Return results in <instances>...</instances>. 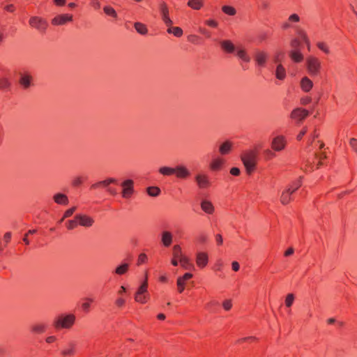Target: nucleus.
Instances as JSON below:
<instances>
[{
  "label": "nucleus",
  "mask_w": 357,
  "mask_h": 357,
  "mask_svg": "<svg viewBox=\"0 0 357 357\" xmlns=\"http://www.w3.org/2000/svg\"><path fill=\"white\" fill-rule=\"evenodd\" d=\"M76 316L73 313H62L56 316L52 326L56 330L70 329L75 324Z\"/></svg>",
  "instance_id": "obj_1"
},
{
  "label": "nucleus",
  "mask_w": 357,
  "mask_h": 357,
  "mask_svg": "<svg viewBox=\"0 0 357 357\" xmlns=\"http://www.w3.org/2000/svg\"><path fill=\"white\" fill-rule=\"evenodd\" d=\"M257 157V153L253 150L245 151L241 154V160L249 174L255 169Z\"/></svg>",
  "instance_id": "obj_2"
},
{
  "label": "nucleus",
  "mask_w": 357,
  "mask_h": 357,
  "mask_svg": "<svg viewBox=\"0 0 357 357\" xmlns=\"http://www.w3.org/2000/svg\"><path fill=\"white\" fill-rule=\"evenodd\" d=\"M301 178L294 181L287 189L282 191L280 196V202L283 205L289 204L292 200L293 194L301 186Z\"/></svg>",
  "instance_id": "obj_3"
},
{
  "label": "nucleus",
  "mask_w": 357,
  "mask_h": 357,
  "mask_svg": "<svg viewBox=\"0 0 357 357\" xmlns=\"http://www.w3.org/2000/svg\"><path fill=\"white\" fill-rule=\"evenodd\" d=\"M147 289L148 282L147 275H146L144 281L142 283L135 293V300L136 302L144 304L148 301L149 299V294L148 293Z\"/></svg>",
  "instance_id": "obj_4"
},
{
  "label": "nucleus",
  "mask_w": 357,
  "mask_h": 357,
  "mask_svg": "<svg viewBox=\"0 0 357 357\" xmlns=\"http://www.w3.org/2000/svg\"><path fill=\"white\" fill-rule=\"evenodd\" d=\"M306 66L309 74L311 76H317L321 70V62L319 59L314 56H310L306 59Z\"/></svg>",
  "instance_id": "obj_5"
},
{
  "label": "nucleus",
  "mask_w": 357,
  "mask_h": 357,
  "mask_svg": "<svg viewBox=\"0 0 357 357\" xmlns=\"http://www.w3.org/2000/svg\"><path fill=\"white\" fill-rule=\"evenodd\" d=\"M29 24L32 28L37 29L40 33H45L48 27L47 20L38 16L31 17Z\"/></svg>",
  "instance_id": "obj_6"
},
{
  "label": "nucleus",
  "mask_w": 357,
  "mask_h": 357,
  "mask_svg": "<svg viewBox=\"0 0 357 357\" xmlns=\"http://www.w3.org/2000/svg\"><path fill=\"white\" fill-rule=\"evenodd\" d=\"M315 146L318 147L316 148V151L313 153V155L314 156L313 164L316 166V169H318L322 165V160H324L326 156L324 153L318 151H321L324 147L323 142L317 141L315 142Z\"/></svg>",
  "instance_id": "obj_7"
},
{
  "label": "nucleus",
  "mask_w": 357,
  "mask_h": 357,
  "mask_svg": "<svg viewBox=\"0 0 357 357\" xmlns=\"http://www.w3.org/2000/svg\"><path fill=\"white\" fill-rule=\"evenodd\" d=\"M122 188L121 195L123 198L129 199L134 193V181L132 179H126L121 183Z\"/></svg>",
  "instance_id": "obj_8"
},
{
  "label": "nucleus",
  "mask_w": 357,
  "mask_h": 357,
  "mask_svg": "<svg viewBox=\"0 0 357 357\" xmlns=\"http://www.w3.org/2000/svg\"><path fill=\"white\" fill-rule=\"evenodd\" d=\"M195 181L199 189H206L211 185L208 174L199 173L195 176Z\"/></svg>",
  "instance_id": "obj_9"
},
{
  "label": "nucleus",
  "mask_w": 357,
  "mask_h": 357,
  "mask_svg": "<svg viewBox=\"0 0 357 357\" xmlns=\"http://www.w3.org/2000/svg\"><path fill=\"white\" fill-rule=\"evenodd\" d=\"M287 145L286 137L283 135L275 137L271 142V148L275 151H282Z\"/></svg>",
  "instance_id": "obj_10"
},
{
  "label": "nucleus",
  "mask_w": 357,
  "mask_h": 357,
  "mask_svg": "<svg viewBox=\"0 0 357 357\" xmlns=\"http://www.w3.org/2000/svg\"><path fill=\"white\" fill-rule=\"evenodd\" d=\"M174 174H175L176 177L178 179L185 180L190 177L191 172L185 165H178L174 167Z\"/></svg>",
  "instance_id": "obj_11"
},
{
  "label": "nucleus",
  "mask_w": 357,
  "mask_h": 357,
  "mask_svg": "<svg viewBox=\"0 0 357 357\" xmlns=\"http://www.w3.org/2000/svg\"><path fill=\"white\" fill-rule=\"evenodd\" d=\"M269 55L266 52L259 50L255 52L254 56L256 64L260 67H265Z\"/></svg>",
  "instance_id": "obj_12"
},
{
  "label": "nucleus",
  "mask_w": 357,
  "mask_h": 357,
  "mask_svg": "<svg viewBox=\"0 0 357 357\" xmlns=\"http://www.w3.org/2000/svg\"><path fill=\"white\" fill-rule=\"evenodd\" d=\"M73 21V15L71 14H61L55 16L52 20V24L54 26H61Z\"/></svg>",
  "instance_id": "obj_13"
},
{
  "label": "nucleus",
  "mask_w": 357,
  "mask_h": 357,
  "mask_svg": "<svg viewBox=\"0 0 357 357\" xmlns=\"http://www.w3.org/2000/svg\"><path fill=\"white\" fill-rule=\"evenodd\" d=\"M160 13L161 14V17L164 23L167 26H170L173 24L172 20L169 18V8L165 2H162L159 6Z\"/></svg>",
  "instance_id": "obj_14"
},
{
  "label": "nucleus",
  "mask_w": 357,
  "mask_h": 357,
  "mask_svg": "<svg viewBox=\"0 0 357 357\" xmlns=\"http://www.w3.org/2000/svg\"><path fill=\"white\" fill-rule=\"evenodd\" d=\"M309 112L303 108H296L291 113V118L298 121H303L309 115Z\"/></svg>",
  "instance_id": "obj_15"
},
{
  "label": "nucleus",
  "mask_w": 357,
  "mask_h": 357,
  "mask_svg": "<svg viewBox=\"0 0 357 357\" xmlns=\"http://www.w3.org/2000/svg\"><path fill=\"white\" fill-rule=\"evenodd\" d=\"M48 324L45 322H36L30 326V332L33 334H43L46 332Z\"/></svg>",
  "instance_id": "obj_16"
},
{
  "label": "nucleus",
  "mask_w": 357,
  "mask_h": 357,
  "mask_svg": "<svg viewBox=\"0 0 357 357\" xmlns=\"http://www.w3.org/2000/svg\"><path fill=\"white\" fill-rule=\"evenodd\" d=\"M77 220L78 225L84 227H90L94 223V220L91 217L85 214H77Z\"/></svg>",
  "instance_id": "obj_17"
},
{
  "label": "nucleus",
  "mask_w": 357,
  "mask_h": 357,
  "mask_svg": "<svg viewBox=\"0 0 357 357\" xmlns=\"http://www.w3.org/2000/svg\"><path fill=\"white\" fill-rule=\"evenodd\" d=\"M300 20L301 19L298 14H291L289 16L287 20L282 24L281 28L284 30H287L290 28H295L294 24L299 22Z\"/></svg>",
  "instance_id": "obj_18"
},
{
  "label": "nucleus",
  "mask_w": 357,
  "mask_h": 357,
  "mask_svg": "<svg viewBox=\"0 0 357 357\" xmlns=\"http://www.w3.org/2000/svg\"><path fill=\"white\" fill-rule=\"evenodd\" d=\"M19 83L20 86L24 89L29 88L33 84V79L31 75L27 73H21Z\"/></svg>",
  "instance_id": "obj_19"
},
{
  "label": "nucleus",
  "mask_w": 357,
  "mask_h": 357,
  "mask_svg": "<svg viewBox=\"0 0 357 357\" xmlns=\"http://www.w3.org/2000/svg\"><path fill=\"white\" fill-rule=\"evenodd\" d=\"M225 163V160L220 157L213 158L209 164L210 169L213 172L220 171Z\"/></svg>",
  "instance_id": "obj_20"
},
{
  "label": "nucleus",
  "mask_w": 357,
  "mask_h": 357,
  "mask_svg": "<svg viewBox=\"0 0 357 357\" xmlns=\"http://www.w3.org/2000/svg\"><path fill=\"white\" fill-rule=\"evenodd\" d=\"M208 262V257L206 252H199L196 255V264L200 268H204Z\"/></svg>",
  "instance_id": "obj_21"
},
{
  "label": "nucleus",
  "mask_w": 357,
  "mask_h": 357,
  "mask_svg": "<svg viewBox=\"0 0 357 357\" xmlns=\"http://www.w3.org/2000/svg\"><path fill=\"white\" fill-rule=\"evenodd\" d=\"M173 241V235L169 231H163L161 234V243L163 246L169 248Z\"/></svg>",
  "instance_id": "obj_22"
},
{
  "label": "nucleus",
  "mask_w": 357,
  "mask_h": 357,
  "mask_svg": "<svg viewBox=\"0 0 357 357\" xmlns=\"http://www.w3.org/2000/svg\"><path fill=\"white\" fill-rule=\"evenodd\" d=\"M112 183H117V180L113 178H109L104 181H98L91 185V189H97L100 188H107Z\"/></svg>",
  "instance_id": "obj_23"
},
{
  "label": "nucleus",
  "mask_w": 357,
  "mask_h": 357,
  "mask_svg": "<svg viewBox=\"0 0 357 357\" xmlns=\"http://www.w3.org/2000/svg\"><path fill=\"white\" fill-rule=\"evenodd\" d=\"M54 202L59 205L66 206L69 203L68 197L66 195L61 192L56 193L53 196Z\"/></svg>",
  "instance_id": "obj_24"
},
{
  "label": "nucleus",
  "mask_w": 357,
  "mask_h": 357,
  "mask_svg": "<svg viewBox=\"0 0 357 357\" xmlns=\"http://www.w3.org/2000/svg\"><path fill=\"white\" fill-rule=\"evenodd\" d=\"M221 48L226 53H234L235 51V46L229 40H224L220 42Z\"/></svg>",
  "instance_id": "obj_25"
},
{
  "label": "nucleus",
  "mask_w": 357,
  "mask_h": 357,
  "mask_svg": "<svg viewBox=\"0 0 357 357\" xmlns=\"http://www.w3.org/2000/svg\"><path fill=\"white\" fill-rule=\"evenodd\" d=\"M289 56L295 63H301L304 58L301 50H291L289 53Z\"/></svg>",
  "instance_id": "obj_26"
},
{
  "label": "nucleus",
  "mask_w": 357,
  "mask_h": 357,
  "mask_svg": "<svg viewBox=\"0 0 357 357\" xmlns=\"http://www.w3.org/2000/svg\"><path fill=\"white\" fill-rule=\"evenodd\" d=\"M201 208L207 214H213L215 211L213 204L207 199H204L202 201Z\"/></svg>",
  "instance_id": "obj_27"
},
{
  "label": "nucleus",
  "mask_w": 357,
  "mask_h": 357,
  "mask_svg": "<svg viewBox=\"0 0 357 357\" xmlns=\"http://www.w3.org/2000/svg\"><path fill=\"white\" fill-rule=\"evenodd\" d=\"M129 268L130 264L128 262H122L120 265L116 267L113 273L118 275H123L128 271Z\"/></svg>",
  "instance_id": "obj_28"
},
{
  "label": "nucleus",
  "mask_w": 357,
  "mask_h": 357,
  "mask_svg": "<svg viewBox=\"0 0 357 357\" xmlns=\"http://www.w3.org/2000/svg\"><path fill=\"white\" fill-rule=\"evenodd\" d=\"M233 144L230 141L224 142L219 147V152L221 155H227L231 151Z\"/></svg>",
  "instance_id": "obj_29"
},
{
  "label": "nucleus",
  "mask_w": 357,
  "mask_h": 357,
  "mask_svg": "<svg viewBox=\"0 0 357 357\" xmlns=\"http://www.w3.org/2000/svg\"><path fill=\"white\" fill-rule=\"evenodd\" d=\"M313 86V82L307 77H304L301 80V89L305 92H309Z\"/></svg>",
  "instance_id": "obj_30"
},
{
  "label": "nucleus",
  "mask_w": 357,
  "mask_h": 357,
  "mask_svg": "<svg viewBox=\"0 0 357 357\" xmlns=\"http://www.w3.org/2000/svg\"><path fill=\"white\" fill-rule=\"evenodd\" d=\"M76 344L74 342H70L66 349L62 350L61 354L63 356H71L75 353Z\"/></svg>",
  "instance_id": "obj_31"
},
{
  "label": "nucleus",
  "mask_w": 357,
  "mask_h": 357,
  "mask_svg": "<svg viewBox=\"0 0 357 357\" xmlns=\"http://www.w3.org/2000/svg\"><path fill=\"white\" fill-rule=\"evenodd\" d=\"M275 77L280 80H283L286 77V70L281 63L277 65L275 70Z\"/></svg>",
  "instance_id": "obj_32"
},
{
  "label": "nucleus",
  "mask_w": 357,
  "mask_h": 357,
  "mask_svg": "<svg viewBox=\"0 0 357 357\" xmlns=\"http://www.w3.org/2000/svg\"><path fill=\"white\" fill-rule=\"evenodd\" d=\"M179 262L181 267H183L185 270L191 271L195 269L193 264L190 261V259L187 257H181V259H180Z\"/></svg>",
  "instance_id": "obj_33"
},
{
  "label": "nucleus",
  "mask_w": 357,
  "mask_h": 357,
  "mask_svg": "<svg viewBox=\"0 0 357 357\" xmlns=\"http://www.w3.org/2000/svg\"><path fill=\"white\" fill-rule=\"evenodd\" d=\"M11 89V82L7 77H0V89L8 91Z\"/></svg>",
  "instance_id": "obj_34"
},
{
  "label": "nucleus",
  "mask_w": 357,
  "mask_h": 357,
  "mask_svg": "<svg viewBox=\"0 0 357 357\" xmlns=\"http://www.w3.org/2000/svg\"><path fill=\"white\" fill-rule=\"evenodd\" d=\"M94 302V299L90 297H86L83 298V303H82V309L84 312H89L90 310L91 304Z\"/></svg>",
  "instance_id": "obj_35"
},
{
  "label": "nucleus",
  "mask_w": 357,
  "mask_h": 357,
  "mask_svg": "<svg viewBox=\"0 0 357 357\" xmlns=\"http://www.w3.org/2000/svg\"><path fill=\"white\" fill-rule=\"evenodd\" d=\"M188 6L194 10H199L203 6V0H189Z\"/></svg>",
  "instance_id": "obj_36"
},
{
  "label": "nucleus",
  "mask_w": 357,
  "mask_h": 357,
  "mask_svg": "<svg viewBox=\"0 0 357 357\" xmlns=\"http://www.w3.org/2000/svg\"><path fill=\"white\" fill-rule=\"evenodd\" d=\"M134 27L135 30L142 35H145L148 32V29L145 24L141 23V22H135L134 24Z\"/></svg>",
  "instance_id": "obj_37"
},
{
  "label": "nucleus",
  "mask_w": 357,
  "mask_h": 357,
  "mask_svg": "<svg viewBox=\"0 0 357 357\" xmlns=\"http://www.w3.org/2000/svg\"><path fill=\"white\" fill-rule=\"evenodd\" d=\"M236 55L239 59L245 62L250 61V57L245 50H238L236 52Z\"/></svg>",
  "instance_id": "obj_38"
},
{
  "label": "nucleus",
  "mask_w": 357,
  "mask_h": 357,
  "mask_svg": "<svg viewBox=\"0 0 357 357\" xmlns=\"http://www.w3.org/2000/svg\"><path fill=\"white\" fill-rule=\"evenodd\" d=\"M167 33H172L176 37H181L183 35V30L181 28L178 26H173L171 27V26L167 29Z\"/></svg>",
  "instance_id": "obj_39"
},
{
  "label": "nucleus",
  "mask_w": 357,
  "mask_h": 357,
  "mask_svg": "<svg viewBox=\"0 0 357 357\" xmlns=\"http://www.w3.org/2000/svg\"><path fill=\"white\" fill-rule=\"evenodd\" d=\"M158 172L164 176H172L174 173V167H162L159 169Z\"/></svg>",
  "instance_id": "obj_40"
},
{
  "label": "nucleus",
  "mask_w": 357,
  "mask_h": 357,
  "mask_svg": "<svg viewBox=\"0 0 357 357\" xmlns=\"http://www.w3.org/2000/svg\"><path fill=\"white\" fill-rule=\"evenodd\" d=\"M147 193L151 197H157L160 194V189L156 186H151L146 189Z\"/></svg>",
  "instance_id": "obj_41"
},
{
  "label": "nucleus",
  "mask_w": 357,
  "mask_h": 357,
  "mask_svg": "<svg viewBox=\"0 0 357 357\" xmlns=\"http://www.w3.org/2000/svg\"><path fill=\"white\" fill-rule=\"evenodd\" d=\"M296 33L298 34V36L301 38V40L306 44V45H309V39H308V37L305 33V31L301 29V28H297L296 29Z\"/></svg>",
  "instance_id": "obj_42"
},
{
  "label": "nucleus",
  "mask_w": 357,
  "mask_h": 357,
  "mask_svg": "<svg viewBox=\"0 0 357 357\" xmlns=\"http://www.w3.org/2000/svg\"><path fill=\"white\" fill-rule=\"evenodd\" d=\"M172 255L174 258H178L179 259H181V257H185L182 255L181 248L179 245H175L173 247Z\"/></svg>",
  "instance_id": "obj_43"
},
{
  "label": "nucleus",
  "mask_w": 357,
  "mask_h": 357,
  "mask_svg": "<svg viewBox=\"0 0 357 357\" xmlns=\"http://www.w3.org/2000/svg\"><path fill=\"white\" fill-rule=\"evenodd\" d=\"M78 221L77 220V215L73 220H69L66 222V226L68 229L72 230L78 226Z\"/></svg>",
  "instance_id": "obj_44"
},
{
  "label": "nucleus",
  "mask_w": 357,
  "mask_h": 357,
  "mask_svg": "<svg viewBox=\"0 0 357 357\" xmlns=\"http://www.w3.org/2000/svg\"><path fill=\"white\" fill-rule=\"evenodd\" d=\"M317 47L326 54H330V49L326 43L322 41L317 42Z\"/></svg>",
  "instance_id": "obj_45"
},
{
  "label": "nucleus",
  "mask_w": 357,
  "mask_h": 357,
  "mask_svg": "<svg viewBox=\"0 0 357 357\" xmlns=\"http://www.w3.org/2000/svg\"><path fill=\"white\" fill-rule=\"evenodd\" d=\"M103 10L106 15L111 16L114 18L117 17V13H116V10L112 7H111L109 6H106L103 8Z\"/></svg>",
  "instance_id": "obj_46"
},
{
  "label": "nucleus",
  "mask_w": 357,
  "mask_h": 357,
  "mask_svg": "<svg viewBox=\"0 0 357 357\" xmlns=\"http://www.w3.org/2000/svg\"><path fill=\"white\" fill-rule=\"evenodd\" d=\"M222 10L223 13L230 16H233L236 13V9L230 6H223L222 7Z\"/></svg>",
  "instance_id": "obj_47"
},
{
  "label": "nucleus",
  "mask_w": 357,
  "mask_h": 357,
  "mask_svg": "<svg viewBox=\"0 0 357 357\" xmlns=\"http://www.w3.org/2000/svg\"><path fill=\"white\" fill-rule=\"evenodd\" d=\"M284 56V52L280 50L275 52L274 56H273V61L275 63H280Z\"/></svg>",
  "instance_id": "obj_48"
},
{
  "label": "nucleus",
  "mask_w": 357,
  "mask_h": 357,
  "mask_svg": "<svg viewBox=\"0 0 357 357\" xmlns=\"http://www.w3.org/2000/svg\"><path fill=\"white\" fill-rule=\"evenodd\" d=\"M148 261V256L145 253L139 255L137 260V266H141Z\"/></svg>",
  "instance_id": "obj_49"
},
{
  "label": "nucleus",
  "mask_w": 357,
  "mask_h": 357,
  "mask_svg": "<svg viewBox=\"0 0 357 357\" xmlns=\"http://www.w3.org/2000/svg\"><path fill=\"white\" fill-rule=\"evenodd\" d=\"M301 45V41L296 38H293L290 42V45L292 50H300Z\"/></svg>",
  "instance_id": "obj_50"
},
{
  "label": "nucleus",
  "mask_w": 357,
  "mask_h": 357,
  "mask_svg": "<svg viewBox=\"0 0 357 357\" xmlns=\"http://www.w3.org/2000/svg\"><path fill=\"white\" fill-rule=\"evenodd\" d=\"M219 306V303L217 301H211L206 305V308L209 311H213L214 308Z\"/></svg>",
  "instance_id": "obj_51"
},
{
  "label": "nucleus",
  "mask_w": 357,
  "mask_h": 357,
  "mask_svg": "<svg viewBox=\"0 0 357 357\" xmlns=\"http://www.w3.org/2000/svg\"><path fill=\"white\" fill-rule=\"evenodd\" d=\"M294 301V296L293 294H289L285 299V305L287 307H290Z\"/></svg>",
  "instance_id": "obj_52"
},
{
  "label": "nucleus",
  "mask_w": 357,
  "mask_h": 357,
  "mask_svg": "<svg viewBox=\"0 0 357 357\" xmlns=\"http://www.w3.org/2000/svg\"><path fill=\"white\" fill-rule=\"evenodd\" d=\"M232 305L231 299H226L222 302V307L226 311L230 310L232 307Z\"/></svg>",
  "instance_id": "obj_53"
},
{
  "label": "nucleus",
  "mask_w": 357,
  "mask_h": 357,
  "mask_svg": "<svg viewBox=\"0 0 357 357\" xmlns=\"http://www.w3.org/2000/svg\"><path fill=\"white\" fill-rule=\"evenodd\" d=\"M83 178L82 176H77L72 181V185L74 187L79 186L83 183Z\"/></svg>",
  "instance_id": "obj_54"
},
{
  "label": "nucleus",
  "mask_w": 357,
  "mask_h": 357,
  "mask_svg": "<svg viewBox=\"0 0 357 357\" xmlns=\"http://www.w3.org/2000/svg\"><path fill=\"white\" fill-rule=\"evenodd\" d=\"M76 209L77 208L75 206H73L66 210L63 215V218H67L72 216V215L75 213Z\"/></svg>",
  "instance_id": "obj_55"
},
{
  "label": "nucleus",
  "mask_w": 357,
  "mask_h": 357,
  "mask_svg": "<svg viewBox=\"0 0 357 357\" xmlns=\"http://www.w3.org/2000/svg\"><path fill=\"white\" fill-rule=\"evenodd\" d=\"M9 355V351L6 347L3 345L0 346V357H6Z\"/></svg>",
  "instance_id": "obj_56"
},
{
  "label": "nucleus",
  "mask_w": 357,
  "mask_h": 357,
  "mask_svg": "<svg viewBox=\"0 0 357 357\" xmlns=\"http://www.w3.org/2000/svg\"><path fill=\"white\" fill-rule=\"evenodd\" d=\"M125 303H126V300L123 297H119L115 301V305L119 307H123L125 305Z\"/></svg>",
  "instance_id": "obj_57"
},
{
  "label": "nucleus",
  "mask_w": 357,
  "mask_h": 357,
  "mask_svg": "<svg viewBox=\"0 0 357 357\" xmlns=\"http://www.w3.org/2000/svg\"><path fill=\"white\" fill-rule=\"evenodd\" d=\"M256 340V337H253V336H249V337H243L241 339H239L238 340V343H243V342H253Z\"/></svg>",
  "instance_id": "obj_58"
},
{
  "label": "nucleus",
  "mask_w": 357,
  "mask_h": 357,
  "mask_svg": "<svg viewBox=\"0 0 357 357\" xmlns=\"http://www.w3.org/2000/svg\"><path fill=\"white\" fill-rule=\"evenodd\" d=\"M222 262L221 260L218 261L213 266L215 272H222Z\"/></svg>",
  "instance_id": "obj_59"
},
{
  "label": "nucleus",
  "mask_w": 357,
  "mask_h": 357,
  "mask_svg": "<svg viewBox=\"0 0 357 357\" xmlns=\"http://www.w3.org/2000/svg\"><path fill=\"white\" fill-rule=\"evenodd\" d=\"M349 144L354 151H355L357 153V139L351 138L350 139Z\"/></svg>",
  "instance_id": "obj_60"
},
{
  "label": "nucleus",
  "mask_w": 357,
  "mask_h": 357,
  "mask_svg": "<svg viewBox=\"0 0 357 357\" xmlns=\"http://www.w3.org/2000/svg\"><path fill=\"white\" fill-rule=\"evenodd\" d=\"M90 5L96 10H98L100 8V3L98 0H91Z\"/></svg>",
  "instance_id": "obj_61"
},
{
  "label": "nucleus",
  "mask_w": 357,
  "mask_h": 357,
  "mask_svg": "<svg viewBox=\"0 0 357 357\" xmlns=\"http://www.w3.org/2000/svg\"><path fill=\"white\" fill-rule=\"evenodd\" d=\"M205 23L206 25L211 27L215 28L218 26V22L214 20H208Z\"/></svg>",
  "instance_id": "obj_62"
},
{
  "label": "nucleus",
  "mask_w": 357,
  "mask_h": 357,
  "mask_svg": "<svg viewBox=\"0 0 357 357\" xmlns=\"http://www.w3.org/2000/svg\"><path fill=\"white\" fill-rule=\"evenodd\" d=\"M312 101V98L309 96L303 97L301 99V103L303 105H306Z\"/></svg>",
  "instance_id": "obj_63"
},
{
  "label": "nucleus",
  "mask_w": 357,
  "mask_h": 357,
  "mask_svg": "<svg viewBox=\"0 0 357 357\" xmlns=\"http://www.w3.org/2000/svg\"><path fill=\"white\" fill-rule=\"evenodd\" d=\"M240 173H241V171H240L239 168H238V167H232L230 169V174L233 176H239Z\"/></svg>",
  "instance_id": "obj_64"
}]
</instances>
